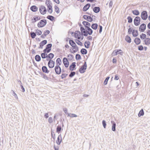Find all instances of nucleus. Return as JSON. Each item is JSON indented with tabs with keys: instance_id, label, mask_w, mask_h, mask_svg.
<instances>
[{
	"instance_id": "nucleus-62",
	"label": "nucleus",
	"mask_w": 150,
	"mask_h": 150,
	"mask_svg": "<svg viewBox=\"0 0 150 150\" xmlns=\"http://www.w3.org/2000/svg\"><path fill=\"white\" fill-rule=\"evenodd\" d=\"M12 91L13 92V95L16 98H18V96H17V94L16 93L14 92V91L13 90H12Z\"/></svg>"
},
{
	"instance_id": "nucleus-6",
	"label": "nucleus",
	"mask_w": 150,
	"mask_h": 150,
	"mask_svg": "<svg viewBox=\"0 0 150 150\" xmlns=\"http://www.w3.org/2000/svg\"><path fill=\"white\" fill-rule=\"evenodd\" d=\"M52 44L51 43L47 44L46 45V48L43 50V52H46L47 53L50 52L51 50Z\"/></svg>"
},
{
	"instance_id": "nucleus-54",
	"label": "nucleus",
	"mask_w": 150,
	"mask_h": 150,
	"mask_svg": "<svg viewBox=\"0 0 150 150\" xmlns=\"http://www.w3.org/2000/svg\"><path fill=\"white\" fill-rule=\"evenodd\" d=\"M51 135L53 139L55 140L56 138L55 134L54 133V132L52 131V130H51Z\"/></svg>"
},
{
	"instance_id": "nucleus-41",
	"label": "nucleus",
	"mask_w": 150,
	"mask_h": 150,
	"mask_svg": "<svg viewBox=\"0 0 150 150\" xmlns=\"http://www.w3.org/2000/svg\"><path fill=\"white\" fill-rule=\"evenodd\" d=\"M140 37L142 40H144L146 38V35L145 34L142 33L140 35Z\"/></svg>"
},
{
	"instance_id": "nucleus-49",
	"label": "nucleus",
	"mask_w": 150,
	"mask_h": 150,
	"mask_svg": "<svg viewBox=\"0 0 150 150\" xmlns=\"http://www.w3.org/2000/svg\"><path fill=\"white\" fill-rule=\"evenodd\" d=\"M36 34L38 35H41L42 33V31L38 29L35 30Z\"/></svg>"
},
{
	"instance_id": "nucleus-16",
	"label": "nucleus",
	"mask_w": 150,
	"mask_h": 150,
	"mask_svg": "<svg viewBox=\"0 0 150 150\" xmlns=\"http://www.w3.org/2000/svg\"><path fill=\"white\" fill-rule=\"evenodd\" d=\"M76 63L75 62H72L71 64L69 66V70L72 71L74 70V69L76 67Z\"/></svg>"
},
{
	"instance_id": "nucleus-13",
	"label": "nucleus",
	"mask_w": 150,
	"mask_h": 150,
	"mask_svg": "<svg viewBox=\"0 0 150 150\" xmlns=\"http://www.w3.org/2000/svg\"><path fill=\"white\" fill-rule=\"evenodd\" d=\"M83 17L84 19L90 22H91L93 21V18L90 16L85 15L83 16Z\"/></svg>"
},
{
	"instance_id": "nucleus-45",
	"label": "nucleus",
	"mask_w": 150,
	"mask_h": 150,
	"mask_svg": "<svg viewBox=\"0 0 150 150\" xmlns=\"http://www.w3.org/2000/svg\"><path fill=\"white\" fill-rule=\"evenodd\" d=\"M110 78V77L109 76H108L106 77L103 82V84L104 85H106L107 84Z\"/></svg>"
},
{
	"instance_id": "nucleus-25",
	"label": "nucleus",
	"mask_w": 150,
	"mask_h": 150,
	"mask_svg": "<svg viewBox=\"0 0 150 150\" xmlns=\"http://www.w3.org/2000/svg\"><path fill=\"white\" fill-rule=\"evenodd\" d=\"M111 123L112 124V130L113 131H116V124L114 121H111Z\"/></svg>"
},
{
	"instance_id": "nucleus-1",
	"label": "nucleus",
	"mask_w": 150,
	"mask_h": 150,
	"mask_svg": "<svg viewBox=\"0 0 150 150\" xmlns=\"http://www.w3.org/2000/svg\"><path fill=\"white\" fill-rule=\"evenodd\" d=\"M45 4L47 6V11L50 14H51L53 12V9L52 6V3L50 0H46Z\"/></svg>"
},
{
	"instance_id": "nucleus-43",
	"label": "nucleus",
	"mask_w": 150,
	"mask_h": 150,
	"mask_svg": "<svg viewBox=\"0 0 150 150\" xmlns=\"http://www.w3.org/2000/svg\"><path fill=\"white\" fill-rule=\"evenodd\" d=\"M79 25L80 28V30H81V33H83L84 30H85V28L82 26V25H81V23H79Z\"/></svg>"
},
{
	"instance_id": "nucleus-57",
	"label": "nucleus",
	"mask_w": 150,
	"mask_h": 150,
	"mask_svg": "<svg viewBox=\"0 0 150 150\" xmlns=\"http://www.w3.org/2000/svg\"><path fill=\"white\" fill-rule=\"evenodd\" d=\"M75 71L71 72L69 75V76L70 77H72L74 76L75 74Z\"/></svg>"
},
{
	"instance_id": "nucleus-12",
	"label": "nucleus",
	"mask_w": 150,
	"mask_h": 150,
	"mask_svg": "<svg viewBox=\"0 0 150 150\" xmlns=\"http://www.w3.org/2000/svg\"><path fill=\"white\" fill-rule=\"evenodd\" d=\"M73 51H71V49H70V52L72 53H74L77 52L79 50V47L76 45H74L72 47Z\"/></svg>"
},
{
	"instance_id": "nucleus-9",
	"label": "nucleus",
	"mask_w": 150,
	"mask_h": 150,
	"mask_svg": "<svg viewBox=\"0 0 150 150\" xmlns=\"http://www.w3.org/2000/svg\"><path fill=\"white\" fill-rule=\"evenodd\" d=\"M54 69L56 74L59 75L61 74L62 70L60 67L59 65H56Z\"/></svg>"
},
{
	"instance_id": "nucleus-53",
	"label": "nucleus",
	"mask_w": 150,
	"mask_h": 150,
	"mask_svg": "<svg viewBox=\"0 0 150 150\" xmlns=\"http://www.w3.org/2000/svg\"><path fill=\"white\" fill-rule=\"evenodd\" d=\"M129 27L130 28H129L128 29V34H131L132 33V31H133V29L132 28H130V25H129Z\"/></svg>"
},
{
	"instance_id": "nucleus-11",
	"label": "nucleus",
	"mask_w": 150,
	"mask_h": 150,
	"mask_svg": "<svg viewBox=\"0 0 150 150\" xmlns=\"http://www.w3.org/2000/svg\"><path fill=\"white\" fill-rule=\"evenodd\" d=\"M146 25L144 23L141 24L139 27V30L141 32H144L146 29Z\"/></svg>"
},
{
	"instance_id": "nucleus-7",
	"label": "nucleus",
	"mask_w": 150,
	"mask_h": 150,
	"mask_svg": "<svg viewBox=\"0 0 150 150\" xmlns=\"http://www.w3.org/2000/svg\"><path fill=\"white\" fill-rule=\"evenodd\" d=\"M141 16L142 19L143 20H146L148 17L147 11H142L141 13Z\"/></svg>"
},
{
	"instance_id": "nucleus-64",
	"label": "nucleus",
	"mask_w": 150,
	"mask_h": 150,
	"mask_svg": "<svg viewBox=\"0 0 150 150\" xmlns=\"http://www.w3.org/2000/svg\"><path fill=\"white\" fill-rule=\"evenodd\" d=\"M119 78V77L118 76V75L116 74L115 75L114 79L115 80H118Z\"/></svg>"
},
{
	"instance_id": "nucleus-47",
	"label": "nucleus",
	"mask_w": 150,
	"mask_h": 150,
	"mask_svg": "<svg viewBox=\"0 0 150 150\" xmlns=\"http://www.w3.org/2000/svg\"><path fill=\"white\" fill-rule=\"evenodd\" d=\"M75 41L76 42L78 45L80 46H82L83 45V44L82 42H81L79 40L77 39H76L75 40Z\"/></svg>"
},
{
	"instance_id": "nucleus-30",
	"label": "nucleus",
	"mask_w": 150,
	"mask_h": 150,
	"mask_svg": "<svg viewBox=\"0 0 150 150\" xmlns=\"http://www.w3.org/2000/svg\"><path fill=\"white\" fill-rule=\"evenodd\" d=\"M125 40L127 42L129 43H130L131 42V39L130 37L128 35L125 36Z\"/></svg>"
},
{
	"instance_id": "nucleus-40",
	"label": "nucleus",
	"mask_w": 150,
	"mask_h": 150,
	"mask_svg": "<svg viewBox=\"0 0 150 150\" xmlns=\"http://www.w3.org/2000/svg\"><path fill=\"white\" fill-rule=\"evenodd\" d=\"M30 35L31 38L33 39H34L35 38L36 36V33L32 31L30 33Z\"/></svg>"
},
{
	"instance_id": "nucleus-35",
	"label": "nucleus",
	"mask_w": 150,
	"mask_h": 150,
	"mask_svg": "<svg viewBox=\"0 0 150 150\" xmlns=\"http://www.w3.org/2000/svg\"><path fill=\"white\" fill-rule=\"evenodd\" d=\"M81 53L82 54H86L87 53V50L85 48H82L80 51Z\"/></svg>"
},
{
	"instance_id": "nucleus-20",
	"label": "nucleus",
	"mask_w": 150,
	"mask_h": 150,
	"mask_svg": "<svg viewBox=\"0 0 150 150\" xmlns=\"http://www.w3.org/2000/svg\"><path fill=\"white\" fill-rule=\"evenodd\" d=\"M81 32H80L79 30L76 31L74 33V36L75 38L77 39V38H78L79 36H81Z\"/></svg>"
},
{
	"instance_id": "nucleus-32",
	"label": "nucleus",
	"mask_w": 150,
	"mask_h": 150,
	"mask_svg": "<svg viewBox=\"0 0 150 150\" xmlns=\"http://www.w3.org/2000/svg\"><path fill=\"white\" fill-rule=\"evenodd\" d=\"M62 127L61 125H59L56 128V132L59 134L61 131Z\"/></svg>"
},
{
	"instance_id": "nucleus-26",
	"label": "nucleus",
	"mask_w": 150,
	"mask_h": 150,
	"mask_svg": "<svg viewBox=\"0 0 150 150\" xmlns=\"http://www.w3.org/2000/svg\"><path fill=\"white\" fill-rule=\"evenodd\" d=\"M144 42V44L146 45H148L150 44V38H146L143 40Z\"/></svg>"
},
{
	"instance_id": "nucleus-59",
	"label": "nucleus",
	"mask_w": 150,
	"mask_h": 150,
	"mask_svg": "<svg viewBox=\"0 0 150 150\" xmlns=\"http://www.w3.org/2000/svg\"><path fill=\"white\" fill-rule=\"evenodd\" d=\"M102 123L103 127L104 128H105L106 126V122L105 121L103 120L102 121Z\"/></svg>"
},
{
	"instance_id": "nucleus-4",
	"label": "nucleus",
	"mask_w": 150,
	"mask_h": 150,
	"mask_svg": "<svg viewBox=\"0 0 150 150\" xmlns=\"http://www.w3.org/2000/svg\"><path fill=\"white\" fill-rule=\"evenodd\" d=\"M47 23V20L45 19H42L37 24L39 28H42L45 26Z\"/></svg>"
},
{
	"instance_id": "nucleus-38",
	"label": "nucleus",
	"mask_w": 150,
	"mask_h": 150,
	"mask_svg": "<svg viewBox=\"0 0 150 150\" xmlns=\"http://www.w3.org/2000/svg\"><path fill=\"white\" fill-rule=\"evenodd\" d=\"M54 54L52 53H50L48 55H47V58H49L50 60H52V59L54 57Z\"/></svg>"
},
{
	"instance_id": "nucleus-63",
	"label": "nucleus",
	"mask_w": 150,
	"mask_h": 150,
	"mask_svg": "<svg viewBox=\"0 0 150 150\" xmlns=\"http://www.w3.org/2000/svg\"><path fill=\"white\" fill-rule=\"evenodd\" d=\"M99 33H101L102 31L103 27L101 25H99Z\"/></svg>"
},
{
	"instance_id": "nucleus-24",
	"label": "nucleus",
	"mask_w": 150,
	"mask_h": 150,
	"mask_svg": "<svg viewBox=\"0 0 150 150\" xmlns=\"http://www.w3.org/2000/svg\"><path fill=\"white\" fill-rule=\"evenodd\" d=\"M134 41L135 44L137 45L140 44L141 42V40L139 38H135L134 40Z\"/></svg>"
},
{
	"instance_id": "nucleus-42",
	"label": "nucleus",
	"mask_w": 150,
	"mask_h": 150,
	"mask_svg": "<svg viewBox=\"0 0 150 150\" xmlns=\"http://www.w3.org/2000/svg\"><path fill=\"white\" fill-rule=\"evenodd\" d=\"M46 52H44L41 54V57L42 59H45L47 58V54L46 53Z\"/></svg>"
},
{
	"instance_id": "nucleus-15",
	"label": "nucleus",
	"mask_w": 150,
	"mask_h": 150,
	"mask_svg": "<svg viewBox=\"0 0 150 150\" xmlns=\"http://www.w3.org/2000/svg\"><path fill=\"white\" fill-rule=\"evenodd\" d=\"M47 42V41L46 40H44L42 41L40 43V46L38 47L39 49H42L43 46L46 45Z\"/></svg>"
},
{
	"instance_id": "nucleus-3",
	"label": "nucleus",
	"mask_w": 150,
	"mask_h": 150,
	"mask_svg": "<svg viewBox=\"0 0 150 150\" xmlns=\"http://www.w3.org/2000/svg\"><path fill=\"white\" fill-rule=\"evenodd\" d=\"M87 65L86 62L85 61L84 64L79 69V71L81 74L84 73L87 69Z\"/></svg>"
},
{
	"instance_id": "nucleus-18",
	"label": "nucleus",
	"mask_w": 150,
	"mask_h": 150,
	"mask_svg": "<svg viewBox=\"0 0 150 150\" xmlns=\"http://www.w3.org/2000/svg\"><path fill=\"white\" fill-rule=\"evenodd\" d=\"M122 52H119L117 50H115L113 52L111 55L112 56H114L117 55L118 54H120L121 55H122Z\"/></svg>"
},
{
	"instance_id": "nucleus-23",
	"label": "nucleus",
	"mask_w": 150,
	"mask_h": 150,
	"mask_svg": "<svg viewBox=\"0 0 150 150\" xmlns=\"http://www.w3.org/2000/svg\"><path fill=\"white\" fill-rule=\"evenodd\" d=\"M82 24L84 26L85 29L87 27H90L91 26L90 23L87 21H83L82 22Z\"/></svg>"
},
{
	"instance_id": "nucleus-56",
	"label": "nucleus",
	"mask_w": 150,
	"mask_h": 150,
	"mask_svg": "<svg viewBox=\"0 0 150 150\" xmlns=\"http://www.w3.org/2000/svg\"><path fill=\"white\" fill-rule=\"evenodd\" d=\"M68 74L62 73L61 75V78L62 79H63L66 78L67 76H68Z\"/></svg>"
},
{
	"instance_id": "nucleus-22",
	"label": "nucleus",
	"mask_w": 150,
	"mask_h": 150,
	"mask_svg": "<svg viewBox=\"0 0 150 150\" xmlns=\"http://www.w3.org/2000/svg\"><path fill=\"white\" fill-rule=\"evenodd\" d=\"M38 7L35 5H33L30 7V10L33 12H35L38 10Z\"/></svg>"
},
{
	"instance_id": "nucleus-28",
	"label": "nucleus",
	"mask_w": 150,
	"mask_h": 150,
	"mask_svg": "<svg viewBox=\"0 0 150 150\" xmlns=\"http://www.w3.org/2000/svg\"><path fill=\"white\" fill-rule=\"evenodd\" d=\"M132 35L134 37H136L139 35L138 32L137 30L133 29L132 33Z\"/></svg>"
},
{
	"instance_id": "nucleus-44",
	"label": "nucleus",
	"mask_w": 150,
	"mask_h": 150,
	"mask_svg": "<svg viewBox=\"0 0 150 150\" xmlns=\"http://www.w3.org/2000/svg\"><path fill=\"white\" fill-rule=\"evenodd\" d=\"M69 44L72 47L74 45H76V44L74 42L73 40H70L69 41Z\"/></svg>"
},
{
	"instance_id": "nucleus-19",
	"label": "nucleus",
	"mask_w": 150,
	"mask_h": 150,
	"mask_svg": "<svg viewBox=\"0 0 150 150\" xmlns=\"http://www.w3.org/2000/svg\"><path fill=\"white\" fill-rule=\"evenodd\" d=\"M91 6V4L90 3H88L85 5L83 8V11H86Z\"/></svg>"
},
{
	"instance_id": "nucleus-21",
	"label": "nucleus",
	"mask_w": 150,
	"mask_h": 150,
	"mask_svg": "<svg viewBox=\"0 0 150 150\" xmlns=\"http://www.w3.org/2000/svg\"><path fill=\"white\" fill-rule=\"evenodd\" d=\"M42 69L43 73L48 74L50 72V71L48 70L47 67L46 66H42Z\"/></svg>"
},
{
	"instance_id": "nucleus-39",
	"label": "nucleus",
	"mask_w": 150,
	"mask_h": 150,
	"mask_svg": "<svg viewBox=\"0 0 150 150\" xmlns=\"http://www.w3.org/2000/svg\"><path fill=\"white\" fill-rule=\"evenodd\" d=\"M144 112L143 110L142 109L139 112L138 114L139 117H140L141 116H143L144 115Z\"/></svg>"
},
{
	"instance_id": "nucleus-60",
	"label": "nucleus",
	"mask_w": 150,
	"mask_h": 150,
	"mask_svg": "<svg viewBox=\"0 0 150 150\" xmlns=\"http://www.w3.org/2000/svg\"><path fill=\"white\" fill-rule=\"evenodd\" d=\"M138 49L139 51H142L144 49V47L142 45H140L138 47Z\"/></svg>"
},
{
	"instance_id": "nucleus-8",
	"label": "nucleus",
	"mask_w": 150,
	"mask_h": 150,
	"mask_svg": "<svg viewBox=\"0 0 150 150\" xmlns=\"http://www.w3.org/2000/svg\"><path fill=\"white\" fill-rule=\"evenodd\" d=\"M140 22L141 18L139 16H136L134 19V24L136 26L139 25L140 24Z\"/></svg>"
},
{
	"instance_id": "nucleus-51",
	"label": "nucleus",
	"mask_w": 150,
	"mask_h": 150,
	"mask_svg": "<svg viewBox=\"0 0 150 150\" xmlns=\"http://www.w3.org/2000/svg\"><path fill=\"white\" fill-rule=\"evenodd\" d=\"M67 57H69V60L70 61H71L74 58L73 55L71 54H69L67 55Z\"/></svg>"
},
{
	"instance_id": "nucleus-14",
	"label": "nucleus",
	"mask_w": 150,
	"mask_h": 150,
	"mask_svg": "<svg viewBox=\"0 0 150 150\" xmlns=\"http://www.w3.org/2000/svg\"><path fill=\"white\" fill-rule=\"evenodd\" d=\"M55 62L52 60H50L48 63V65L49 68H52L54 66Z\"/></svg>"
},
{
	"instance_id": "nucleus-37",
	"label": "nucleus",
	"mask_w": 150,
	"mask_h": 150,
	"mask_svg": "<svg viewBox=\"0 0 150 150\" xmlns=\"http://www.w3.org/2000/svg\"><path fill=\"white\" fill-rule=\"evenodd\" d=\"M41 57L38 54H37L35 57V59L37 62H40L41 60Z\"/></svg>"
},
{
	"instance_id": "nucleus-58",
	"label": "nucleus",
	"mask_w": 150,
	"mask_h": 150,
	"mask_svg": "<svg viewBox=\"0 0 150 150\" xmlns=\"http://www.w3.org/2000/svg\"><path fill=\"white\" fill-rule=\"evenodd\" d=\"M63 111L65 113L68 115V116H70V114L67 112V109L66 108H63Z\"/></svg>"
},
{
	"instance_id": "nucleus-48",
	"label": "nucleus",
	"mask_w": 150,
	"mask_h": 150,
	"mask_svg": "<svg viewBox=\"0 0 150 150\" xmlns=\"http://www.w3.org/2000/svg\"><path fill=\"white\" fill-rule=\"evenodd\" d=\"M55 11L57 13H59V8L57 6L55 5L54 6Z\"/></svg>"
},
{
	"instance_id": "nucleus-61",
	"label": "nucleus",
	"mask_w": 150,
	"mask_h": 150,
	"mask_svg": "<svg viewBox=\"0 0 150 150\" xmlns=\"http://www.w3.org/2000/svg\"><path fill=\"white\" fill-rule=\"evenodd\" d=\"M50 33V31L48 30H47L45 31L44 33V35L46 36L48 34H49Z\"/></svg>"
},
{
	"instance_id": "nucleus-5",
	"label": "nucleus",
	"mask_w": 150,
	"mask_h": 150,
	"mask_svg": "<svg viewBox=\"0 0 150 150\" xmlns=\"http://www.w3.org/2000/svg\"><path fill=\"white\" fill-rule=\"evenodd\" d=\"M39 10L41 14L42 15L45 14L47 12V9L46 7L42 5L39 7Z\"/></svg>"
},
{
	"instance_id": "nucleus-52",
	"label": "nucleus",
	"mask_w": 150,
	"mask_h": 150,
	"mask_svg": "<svg viewBox=\"0 0 150 150\" xmlns=\"http://www.w3.org/2000/svg\"><path fill=\"white\" fill-rule=\"evenodd\" d=\"M127 19L128 20V23H131L132 22V18L130 16H128Z\"/></svg>"
},
{
	"instance_id": "nucleus-36",
	"label": "nucleus",
	"mask_w": 150,
	"mask_h": 150,
	"mask_svg": "<svg viewBox=\"0 0 150 150\" xmlns=\"http://www.w3.org/2000/svg\"><path fill=\"white\" fill-rule=\"evenodd\" d=\"M47 18L50 20L51 21H52L54 20V19H55V18L54 16H52L49 15H48L47 17Z\"/></svg>"
},
{
	"instance_id": "nucleus-17",
	"label": "nucleus",
	"mask_w": 150,
	"mask_h": 150,
	"mask_svg": "<svg viewBox=\"0 0 150 150\" xmlns=\"http://www.w3.org/2000/svg\"><path fill=\"white\" fill-rule=\"evenodd\" d=\"M62 141V136L61 134H59L57 138V139L56 141V143L58 145H60Z\"/></svg>"
},
{
	"instance_id": "nucleus-33",
	"label": "nucleus",
	"mask_w": 150,
	"mask_h": 150,
	"mask_svg": "<svg viewBox=\"0 0 150 150\" xmlns=\"http://www.w3.org/2000/svg\"><path fill=\"white\" fill-rule=\"evenodd\" d=\"M62 61L61 59L59 58L57 59L56 61V64L57 65H59V66L61 65Z\"/></svg>"
},
{
	"instance_id": "nucleus-34",
	"label": "nucleus",
	"mask_w": 150,
	"mask_h": 150,
	"mask_svg": "<svg viewBox=\"0 0 150 150\" xmlns=\"http://www.w3.org/2000/svg\"><path fill=\"white\" fill-rule=\"evenodd\" d=\"M132 12L134 15L136 16L139 15L140 13L139 11L137 10H132Z\"/></svg>"
},
{
	"instance_id": "nucleus-10",
	"label": "nucleus",
	"mask_w": 150,
	"mask_h": 150,
	"mask_svg": "<svg viewBox=\"0 0 150 150\" xmlns=\"http://www.w3.org/2000/svg\"><path fill=\"white\" fill-rule=\"evenodd\" d=\"M62 62L65 67L66 68H67L69 66V62L68 59L65 57H64L63 59Z\"/></svg>"
},
{
	"instance_id": "nucleus-50",
	"label": "nucleus",
	"mask_w": 150,
	"mask_h": 150,
	"mask_svg": "<svg viewBox=\"0 0 150 150\" xmlns=\"http://www.w3.org/2000/svg\"><path fill=\"white\" fill-rule=\"evenodd\" d=\"M81 56L79 54H76V60H78L81 59Z\"/></svg>"
},
{
	"instance_id": "nucleus-2",
	"label": "nucleus",
	"mask_w": 150,
	"mask_h": 150,
	"mask_svg": "<svg viewBox=\"0 0 150 150\" xmlns=\"http://www.w3.org/2000/svg\"><path fill=\"white\" fill-rule=\"evenodd\" d=\"M93 32V30L90 27H87L85 29L83 33L84 34V36L85 37L88 36V35H91Z\"/></svg>"
},
{
	"instance_id": "nucleus-27",
	"label": "nucleus",
	"mask_w": 150,
	"mask_h": 150,
	"mask_svg": "<svg viewBox=\"0 0 150 150\" xmlns=\"http://www.w3.org/2000/svg\"><path fill=\"white\" fill-rule=\"evenodd\" d=\"M93 11L96 13H98L100 11V8L99 7L95 6L93 9Z\"/></svg>"
},
{
	"instance_id": "nucleus-55",
	"label": "nucleus",
	"mask_w": 150,
	"mask_h": 150,
	"mask_svg": "<svg viewBox=\"0 0 150 150\" xmlns=\"http://www.w3.org/2000/svg\"><path fill=\"white\" fill-rule=\"evenodd\" d=\"M83 36L84 34L81 33V36H79V37L78 38H77V39L79 40L80 39L81 40H82L83 39Z\"/></svg>"
},
{
	"instance_id": "nucleus-31",
	"label": "nucleus",
	"mask_w": 150,
	"mask_h": 150,
	"mask_svg": "<svg viewBox=\"0 0 150 150\" xmlns=\"http://www.w3.org/2000/svg\"><path fill=\"white\" fill-rule=\"evenodd\" d=\"M98 25L96 23H93L92 24L91 26V28L93 30H96L97 29Z\"/></svg>"
},
{
	"instance_id": "nucleus-46",
	"label": "nucleus",
	"mask_w": 150,
	"mask_h": 150,
	"mask_svg": "<svg viewBox=\"0 0 150 150\" xmlns=\"http://www.w3.org/2000/svg\"><path fill=\"white\" fill-rule=\"evenodd\" d=\"M31 21L33 23H35L38 21V16H35L33 17V18L32 19Z\"/></svg>"
},
{
	"instance_id": "nucleus-29",
	"label": "nucleus",
	"mask_w": 150,
	"mask_h": 150,
	"mask_svg": "<svg viewBox=\"0 0 150 150\" xmlns=\"http://www.w3.org/2000/svg\"><path fill=\"white\" fill-rule=\"evenodd\" d=\"M91 43L89 41H86L84 42V45L85 48H88L90 45Z\"/></svg>"
}]
</instances>
